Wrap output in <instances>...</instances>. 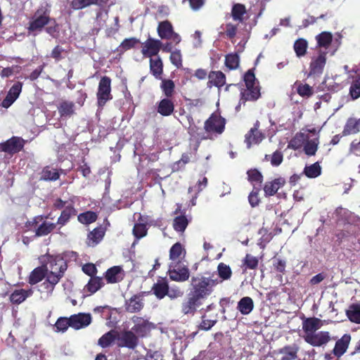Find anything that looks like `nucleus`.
<instances>
[{
  "label": "nucleus",
  "mask_w": 360,
  "mask_h": 360,
  "mask_svg": "<svg viewBox=\"0 0 360 360\" xmlns=\"http://www.w3.org/2000/svg\"><path fill=\"white\" fill-rule=\"evenodd\" d=\"M160 88L167 97H170L174 91V83L171 79H162Z\"/></svg>",
  "instance_id": "nucleus-47"
},
{
  "label": "nucleus",
  "mask_w": 360,
  "mask_h": 360,
  "mask_svg": "<svg viewBox=\"0 0 360 360\" xmlns=\"http://www.w3.org/2000/svg\"><path fill=\"white\" fill-rule=\"evenodd\" d=\"M23 147V140L18 137H13L1 145L2 150L8 153L19 152Z\"/></svg>",
  "instance_id": "nucleus-17"
},
{
  "label": "nucleus",
  "mask_w": 360,
  "mask_h": 360,
  "mask_svg": "<svg viewBox=\"0 0 360 360\" xmlns=\"http://www.w3.org/2000/svg\"><path fill=\"white\" fill-rule=\"evenodd\" d=\"M132 320L134 326L131 330L139 337L146 336L151 330L155 328V325L153 323L141 317L134 316Z\"/></svg>",
  "instance_id": "nucleus-8"
},
{
  "label": "nucleus",
  "mask_w": 360,
  "mask_h": 360,
  "mask_svg": "<svg viewBox=\"0 0 360 360\" xmlns=\"http://www.w3.org/2000/svg\"><path fill=\"white\" fill-rule=\"evenodd\" d=\"M209 83L216 86L217 87H221L224 85L226 78L225 75L219 71H213L211 72L209 75Z\"/></svg>",
  "instance_id": "nucleus-30"
},
{
  "label": "nucleus",
  "mask_w": 360,
  "mask_h": 360,
  "mask_svg": "<svg viewBox=\"0 0 360 360\" xmlns=\"http://www.w3.org/2000/svg\"><path fill=\"white\" fill-rule=\"evenodd\" d=\"M70 327L78 330L86 327L91 323V317L89 314H78L70 317Z\"/></svg>",
  "instance_id": "nucleus-14"
},
{
  "label": "nucleus",
  "mask_w": 360,
  "mask_h": 360,
  "mask_svg": "<svg viewBox=\"0 0 360 360\" xmlns=\"http://www.w3.org/2000/svg\"><path fill=\"white\" fill-rule=\"evenodd\" d=\"M326 53H319V56L314 57L310 63L309 74L313 75H319L323 72L326 65Z\"/></svg>",
  "instance_id": "nucleus-15"
},
{
  "label": "nucleus",
  "mask_w": 360,
  "mask_h": 360,
  "mask_svg": "<svg viewBox=\"0 0 360 360\" xmlns=\"http://www.w3.org/2000/svg\"><path fill=\"white\" fill-rule=\"evenodd\" d=\"M219 282V278L214 275L210 277H193L191 279L193 291L190 293L201 300L209 296L213 291L214 287Z\"/></svg>",
  "instance_id": "nucleus-1"
},
{
  "label": "nucleus",
  "mask_w": 360,
  "mask_h": 360,
  "mask_svg": "<svg viewBox=\"0 0 360 360\" xmlns=\"http://www.w3.org/2000/svg\"><path fill=\"white\" fill-rule=\"evenodd\" d=\"M304 172L309 178H316L321 175V167L319 162H315L311 165L306 166Z\"/></svg>",
  "instance_id": "nucleus-36"
},
{
  "label": "nucleus",
  "mask_w": 360,
  "mask_h": 360,
  "mask_svg": "<svg viewBox=\"0 0 360 360\" xmlns=\"http://www.w3.org/2000/svg\"><path fill=\"white\" fill-rule=\"evenodd\" d=\"M102 284V278L99 277H91L86 285L85 289L87 290L91 294H92L100 289Z\"/></svg>",
  "instance_id": "nucleus-44"
},
{
  "label": "nucleus",
  "mask_w": 360,
  "mask_h": 360,
  "mask_svg": "<svg viewBox=\"0 0 360 360\" xmlns=\"http://www.w3.org/2000/svg\"><path fill=\"white\" fill-rule=\"evenodd\" d=\"M46 270V276L56 277L59 281L67 269V264L65 260L60 256H43L41 258Z\"/></svg>",
  "instance_id": "nucleus-2"
},
{
  "label": "nucleus",
  "mask_w": 360,
  "mask_h": 360,
  "mask_svg": "<svg viewBox=\"0 0 360 360\" xmlns=\"http://www.w3.org/2000/svg\"><path fill=\"white\" fill-rule=\"evenodd\" d=\"M150 69L153 75L156 78H160L162 73V62L160 58H150Z\"/></svg>",
  "instance_id": "nucleus-34"
},
{
  "label": "nucleus",
  "mask_w": 360,
  "mask_h": 360,
  "mask_svg": "<svg viewBox=\"0 0 360 360\" xmlns=\"http://www.w3.org/2000/svg\"><path fill=\"white\" fill-rule=\"evenodd\" d=\"M170 60L173 65L179 68L182 65V59L180 50H175L171 53Z\"/></svg>",
  "instance_id": "nucleus-58"
},
{
  "label": "nucleus",
  "mask_w": 360,
  "mask_h": 360,
  "mask_svg": "<svg viewBox=\"0 0 360 360\" xmlns=\"http://www.w3.org/2000/svg\"><path fill=\"white\" fill-rule=\"evenodd\" d=\"M183 294V291H181L179 287L174 285L169 288L168 286L167 295H168L171 299H175L181 297Z\"/></svg>",
  "instance_id": "nucleus-64"
},
{
  "label": "nucleus",
  "mask_w": 360,
  "mask_h": 360,
  "mask_svg": "<svg viewBox=\"0 0 360 360\" xmlns=\"http://www.w3.org/2000/svg\"><path fill=\"white\" fill-rule=\"evenodd\" d=\"M304 340L314 347H320L329 342L330 337L328 332L320 331L311 335H303Z\"/></svg>",
  "instance_id": "nucleus-10"
},
{
  "label": "nucleus",
  "mask_w": 360,
  "mask_h": 360,
  "mask_svg": "<svg viewBox=\"0 0 360 360\" xmlns=\"http://www.w3.org/2000/svg\"><path fill=\"white\" fill-rule=\"evenodd\" d=\"M298 349L295 347H285L281 349L280 353L283 354L281 360H294L297 358Z\"/></svg>",
  "instance_id": "nucleus-39"
},
{
  "label": "nucleus",
  "mask_w": 360,
  "mask_h": 360,
  "mask_svg": "<svg viewBox=\"0 0 360 360\" xmlns=\"http://www.w3.org/2000/svg\"><path fill=\"white\" fill-rule=\"evenodd\" d=\"M169 278L176 282H184L189 278L190 272L186 264L181 262H170L168 269Z\"/></svg>",
  "instance_id": "nucleus-5"
},
{
  "label": "nucleus",
  "mask_w": 360,
  "mask_h": 360,
  "mask_svg": "<svg viewBox=\"0 0 360 360\" xmlns=\"http://www.w3.org/2000/svg\"><path fill=\"white\" fill-rule=\"evenodd\" d=\"M68 326H70V318H60L58 319L55 324V328H56V331L58 332L65 331L68 329Z\"/></svg>",
  "instance_id": "nucleus-57"
},
{
  "label": "nucleus",
  "mask_w": 360,
  "mask_h": 360,
  "mask_svg": "<svg viewBox=\"0 0 360 360\" xmlns=\"http://www.w3.org/2000/svg\"><path fill=\"white\" fill-rule=\"evenodd\" d=\"M59 281H57V276L56 277H48L46 276V281L40 285V291L45 292L47 295L52 293L54 290L55 285Z\"/></svg>",
  "instance_id": "nucleus-29"
},
{
  "label": "nucleus",
  "mask_w": 360,
  "mask_h": 360,
  "mask_svg": "<svg viewBox=\"0 0 360 360\" xmlns=\"http://www.w3.org/2000/svg\"><path fill=\"white\" fill-rule=\"evenodd\" d=\"M350 340V336L345 335L341 339L338 340L333 349V354L339 357L342 356L347 350Z\"/></svg>",
  "instance_id": "nucleus-25"
},
{
  "label": "nucleus",
  "mask_w": 360,
  "mask_h": 360,
  "mask_svg": "<svg viewBox=\"0 0 360 360\" xmlns=\"http://www.w3.org/2000/svg\"><path fill=\"white\" fill-rule=\"evenodd\" d=\"M78 221L82 224H91L97 219V215L94 212H86L78 216Z\"/></svg>",
  "instance_id": "nucleus-51"
},
{
  "label": "nucleus",
  "mask_w": 360,
  "mask_h": 360,
  "mask_svg": "<svg viewBox=\"0 0 360 360\" xmlns=\"http://www.w3.org/2000/svg\"><path fill=\"white\" fill-rule=\"evenodd\" d=\"M304 138H309V133L306 132V131L297 134L295 137L290 141L288 147L293 149L298 148L302 143L304 142Z\"/></svg>",
  "instance_id": "nucleus-43"
},
{
  "label": "nucleus",
  "mask_w": 360,
  "mask_h": 360,
  "mask_svg": "<svg viewBox=\"0 0 360 360\" xmlns=\"http://www.w3.org/2000/svg\"><path fill=\"white\" fill-rule=\"evenodd\" d=\"M190 161V156L188 154L184 153L182 155L181 158L174 163L172 166L173 171H177L184 167Z\"/></svg>",
  "instance_id": "nucleus-59"
},
{
  "label": "nucleus",
  "mask_w": 360,
  "mask_h": 360,
  "mask_svg": "<svg viewBox=\"0 0 360 360\" xmlns=\"http://www.w3.org/2000/svg\"><path fill=\"white\" fill-rule=\"evenodd\" d=\"M283 155L281 151H275L271 156L266 155L265 159H270L271 164L273 166H278L283 161Z\"/></svg>",
  "instance_id": "nucleus-55"
},
{
  "label": "nucleus",
  "mask_w": 360,
  "mask_h": 360,
  "mask_svg": "<svg viewBox=\"0 0 360 360\" xmlns=\"http://www.w3.org/2000/svg\"><path fill=\"white\" fill-rule=\"evenodd\" d=\"M348 319L354 323H360V305L353 304L347 311Z\"/></svg>",
  "instance_id": "nucleus-35"
},
{
  "label": "nucleus",
  "mask_w": 360,
  "mask_h": 360,
  "mask_svg": "<svg viewBox=\"0 0 360 360\" xmlns=\"http://www.w3.org/2000/svg\"><path fill=\"white\" fill-rule=\"evenodd\" d=\"M297 92L302 96H309L313 94V89L309 84H300Z\"/></svg>",
  "instance_id": "nucleus-63"
},
{
  "label": "nucleus",
  "mask_w": 360,
  "mask_h": 360,
  "mask_svg": "<svg viewBox=\"0 0 360 360\" xmlns=\"http://www.w3.org/2000/svg\"><path fill=\"white\" fill-rule=\"evenodd\" d=\"M217 271L219 276L221 278H219V280L220 281L219 283L222 282V281L224 280H228L229 278H230L232 274L231 268L226 264H224V263H220L218 265Z\"/></svg>",
  "instance_id": "nucleus-46"
},
{
  "label": "nucleus",
  "mask_w": 360,
  "mask_h": 360,
  "mask_svg": "<svg viewBox=\"0 0 360 360\" xmlns=\"http://www.w3.org/2000/svg\"><path fill=\"white\" fill-rule=\"evenodd\" d=\"M307 42L303 39H297L294 44V49L298 57L303 56L306 53Z\"/></svg>",
  "instance_id": "nucleus-48"
},
{
  "label": "nucleus",
  "mask_w": 360,
  "mask_h": 360,
  "mask_svg": "<svg viewBox=\"0 0 360 360\" xmlns=\"http://www.w3.org/2000/svg\"><path fill=\"white\" fill-rule=\"evenodd\" d=\"M49 15L47 10L44 8H41L34 15L32 20L30 22L29 30L31 32H39L45 25L49 23Z\"/></svg>",
  "instance_id": "nucleus-6"
},
{
  "label": "nucleus",
  "mask_w": 360,
  "mask_h": 360,
  "mask_svg": "<svg viewBox=\"0 0 360 360\" xmlns=\"http://www.w3.org/2000/svg\"><path fill=\"white\" fill-rule=\"evenodd\" d=\"M22 84L20 82L14 84L9 89L6 98L1 103V106L4 108H9L19 97L22 91Z\"/></svg>",
  "instance_id": "nucleus-12"
},
{
  "label": "nucleus",
  "mask_w": 360,
  "mask_h": 360,
  "mask_svg": "<svg viewBox=\"0 0 360 360\" xmlns=\"http://www.w3.org/2000/svg\"><path fill=\"white\" fill-rule=\"evenodd\" d=\"M248 175L249 181L253 185L254 189L259 190L263 179L261 173L256 169H252L248 172Z\"/></svg>",
  "instance_id": "nucleus-33"
},
{
  "label": "nucleus",
  "mask_w": 360,
  "mask_h": 360,
  "mask_svg": "<svg viewBox=\"0 0 360 360\" xmlns=\"http://www.w3.org/2000/svg\"><path fill=\"white\" fill-rule=\"evenodd\" d=\"M245 13V8L243 5L238 4L233 6L232 8V16L235 20L241 21L243 15Z\"/></svg>",
  "instance_id": "nucleus-52"
},
{
  "label": "nucleus",
  "mask_w": 360,
  "mask_h": 360,
  "mask_svg": "<svg viewBox=\"0 0 360 360\" xmlns=\"http://www.w3.org/2000/svg\"><path fill=\"white\" fill-rule=\"evenodd\" d=\"M104 233L105 232L102 228H96L94 229V231L90 232L88 235V245L92 247L96 245L103 238Z\"/></svg>",
  "instance_id": "nucleus-26"
},
{
  "label": "nucleus",
  "mask_w": 360,
  "mask_h": 360,
  "mask_svg": "<svg viewBox=\"0 0 360 360\" xmlns=\"http://www.w3.org/2000/svg\"><path fill=\"white\" fill-rule=\"evenodd\" d=\"M350 94L354 99L360 97V78L355 80L350 86Z\"/></svg>",
  "instance_id": "nucleus-60"
},
{
  "label": "nucleus",
  "mask_w": 360,
  "mask_h": 360,
  "mask_svg": "<svg viewBox=\"0 0 360 360\" xmlns=\"http://www.w3.org/2000/svg\"><path fill=\"white\" fill-rule=\"evenodd\" d=\"M284 181L282 179H276L272 181L266 183L264 191L266 195H273L283 185Z\"/></svg>",
  "instance_id": "nucleus-27"
},
{
  "label": "nucleus",
  "mask_w": 360,
  "mask_h": 360,
  "mask_svg": "<svg viewBox=\"0 0 360 360\" xmlns=\"http://www.w3.org/2000/svg\"><path fill=\"white\" fill-rule=\"evenodd\" d=\"M158 32L162 39H169L173 32L172 24L167 20L160 22L158 27Z\"/></svg>",
  "instance_id": "nucleus-28"
},
{
  "label": "nucleus",
  "mask_w": 360,
  "mask_h": 360,
  "mask_svg": "<svg viewBox=\"0 0 360 360\" xmlns=\"http://www.w3.org/2000/svg\"><path fill=\"white\" fill-rule=\"evenodd\" d=\"M316 39L319 46L328 48L332 41V34L328 32H323Z\"/></svg>",
  "instance_id": "nucleus-42"
},
{
  "label": "nucleus",
  "mask_w": 360,
  "mask_h": 360,
  "mask_svg": "<svg viewBox=\"0 0 360 360\" xmlns=\"http://www.w3.org/2000/svg\"><path fill=\"white\" fill-rule=\"evenodd\" d=\"M110 83V79L108 77H103L100 80L97 92L98 105L100 107H103L108 101L112 99Z\"/></svg>",
  "instance_id": "nucleus-7"
},
{
  "label": "nucleus",
  "mask_w": 360,
  "mask_h": 360,
  "mask_svg": "<svg viewBox=\"0 0 360 360\" xmlns=\"http://www.w3.org/2000/svg\"><path fill=\"white\" fill-rule=\"evenodd\" d=\"M244 82L246 85V89L241 93L240 104L246 101H255L259 96V89L256 82L255 74L252 70H248L244 75Z\"/></svg>",
  "instance_id": "nucleus-3"
},
{
  "label": "nucleus",
  "mask_w": 360,
  "mask_h": 360,
  "mask_svg": "<svg viewBox=\"0 0 360 360\" xmlns=\"http://www.w3.org/2000/svg\"><path fill=\"white\" fill-rule=\"evenodd\" d=\"M174 110L173 103L168 98L162 99L158 105V112L163 116H168Z\"/></svg>",
  "instance_id": "nucleus-31"
},
{
  "label": "nucleus",
  "mask_w": 360,
  "mask_h": 360,
  "mask_svg": "<svg viewBox=\"0 0 360 360\" xmlns=\"http://www.w3.org/2000/svg\"><path fill=\"white\" fill-rule=\"evenodd\" d=\"M360 130V119L349 118L345 125L342 134L347 136L350 134H356Z\"/></svg>",
  "instance_id": "nucleus-22"
},
{
  "label": "nucleus",
  "mask_w": 360,
  "mask_h": 360,
  "mask_svg": "<svg viewBox=\"0 0 360 360\" xmlns=\"http://www.w3.org/2000/svg\"><path fill=\"white\" fill-rule=\"evenodd\" d=\"M32 290H24V289H18L14 290L11 296L10 300L11 302L14 304H20L25 300L26 298L30 297L32 295Z\"/></svg>",
  "instance_id": "nucleus-21"
},
{
  "label": "nucleus",
  "mask_w": 360,
  "mask_h": 360,
  "mask_svg": "<svg viewBox=\"0 0 360 360\" xmlns=\"http://www.w3.org/2000/svg\"><path fill=\"white\" fill-rule=\"evenodd\" d=\"M254 308V302L251 297H244L238 303L237 309L243 315L249 314Z\"/></svg>",
  "instance_id": "nucleus-24"
},
{
  "label": "nucleus",
  "mask_w": 360,
  "mask_h": 360,
  "mask_svg": "<svg viewBox=\"0 0 360 360\" xmlns=\"http://www.w3.org/2000/svg\"><path fill=\"white\" fill-rule=\"evenodd\" d=\"M322 321L318 318L306 319L302 322L304 335H311L322 326Z\"/></svg>",
  "instance_id": "nucleus-16"
},
{
  "label": "nucleus",
  "mask_w": 360,
  "mask_h": 360,
  "mask_svg": "<svg viewBox=\"0 0 360 360\" xmlns=\"http://www.w3.org/2000/svg\"><path fill=\"white\" fill-rule=\"evenodd\" d=\"M147 233L146 225L143 224H135L133 229V234L139 240L144 237Z\"/></svg>",
  "instance_id": "nucleus-56"
},
{
  "label": "nucleus",
  "mask_w": 360,
  "mask_h": 360,
  "mask_svg": "<svg viewBox=\"0 0 360 360\" xmlns=\"http://www.w3.org/2000/svg\"><path fill=\"white\" fill-rule=\"evenodd\" d=\"M217 323V320H212L207 318L205 315L202 316V322L200 324V328L208 330H210L215 323Z\"/></svg>",
  "instance_id": "nucleus-62"
},
{
  "label": "nucleus",
  "mask_w": 360,
  "mask_h": 360,
  "mask_svg": "<svg viewBox=\"0 0 360 360\" xmlns=\"http://www.w3.org/2000/svg\"><path fill=\"white\" fill-rule=\"evenodd\" d=\"M122 340L124 346L129 348H134L137 344V337L132 331H127L122 336Z\"/></svg>",
  "instance_id": "nucleus-41"
},
{
  "label": "nucleus",
  "mask_w": 360,
  "mask_h": 360,
  "mask_svg": "<svg viewBox=\"0 0 360 360\" xmlns=\"http://www.w3.org/2000/svg\"><path fill=\"white\" fill-rule=\"evenodd\" d=\"M161 44L160 40L148 39L143 43L141 52L144 56L151 58L158 53Z\"/></svg>",
  "instance_id": "nucleus-13"
},
{
  "label": "nucleus",
  "mask_w": 360,
  "mask_h": 360,
  "mask_svg": "<svg viewBox=\"0 0 360 360\" xmlns=\"http://www.w3.org/2000/svg\"><path fill=\"white\" fill-rule=\"evenodd\" d=\"M153 290L155 295L158 299H162L165 295H167L168 291L167 281L163 278L158 280L153 285Z\"/></svg>",
  "instance_id": "nucleus-23"
},
{
  "label": "nucleus",
  "mask_w": 360,
  "mask_h": 360,
  "mask_svg": "<svg viewBox=\"0 0 360 360\" xmlns=\"http://www.w3.org/2000/svg\"><path fill=\"white\" fill-rule=\"evenodd\" d=\"M142 307L143 303L138 297L131 298L127 304V311L131 313L141 310Z\"/></svg>",
  "instance_id": "nucleus-45"
},
{
  "label": "nucleus",
  "mask_w": 360,
  "mask_h": 360,
  "mask_svg": "<svg viewBox=\"0 0 360 360\" xmlns=\"http://www.w3.org/2000/svg\"><path fill=\"white\" fill-rule=\"evenodd\" d=\"M75 105L72 102L64 101L58 107L61 117H70L74 113Z\"/></svg>",
  "instance_id": "nucleus-37"
},
{
  "label": "nucleus",
  "mask_w": 360,
  "mask_h": 360,
  "mask_svg": "<svg viewBox=\"0 0 360 360\" xmlns=\"http://www.w3.org/2000/svg\"><path fill=\"white\" fill-rule=\"evenodd\" d=\"M75 214L76 211L72 206H67L59 217L58 224L61 226L65 225L68 221L70 217L75 215Z\"/></svg>",
  "instance_id": "nucleus-40"
},
{
  "label": "nucleus",
  "mask_w": 360,
  "mask_h": 360,
  "mask_svg": "<svg viewBox=\"0 0 360 360\" xmlns=\"http://www.w3.org/2000/svg\"><path fill=\"white\" fill-rule=\"evenodd\" d=\"M59 177L58 172L56 169L47 167L42 172L41 179L44 180L55 181Z\"/></svg>",
  "instance_id": "nucleus-50"
},
{
  "label": "nucleus",
  "mask_w": 360,
  "mask_h": 360,
  "mask_svg": "<svg viewBox=\"0 0 360 360\" xmlns=\"http://www.w3.org/2000/svg\"><path fill=\"white\" fill-rule=\"evenodd\" d=\"M226 65L231 70L236 69L239 65V57L237 54H229L226 57Z\"/></svg>",
  "instance_id": "nucleus-53"
},
{
  "label": "nucleus",
  "mask_w": 360,
  "mask_h": 360,
  "mask_svg": "<svg viewBox=\"0 0 360 360\" xmlns=\"http://www.w3.org/2000/svg\"><path fill=\"white\" fill-rule=\"evenodd\" d=\"M201 304V300L189 293L187 300L182 304V312L184 314H193Z\"/></svg>",
  "instance_id": "nucleus-19"
},
{
  "label": "nucleus",
  "mask_w": 360,
  "mask_h": 360,
  "mask_svg": "<svg viewBox=\"0 0 360 360\" xmlns=\"http://www.w3.org/2000/svg\"><path fill=\"white\" fill-rule=\"evenodd\" d=\"M26 226L34 229L37 236H43L51 233L56 227L52 222L45 221L42 216H37L26 224Z\"/></svg>",
  "instance_id": "nucleus-4"
},
{
  "label": "nucleus",
  "mask_w": 360,
  "mask_h": 360,
  "mask_svg": "<svg viewBox=\"0 0 360 360\" xmlns=\"http://www.w3.org/2000/svg\"><path fill=\"white\" fill-rule=\"evenodd\" d=\"M124 273L120 266H115L109 269L105 273V278L108 283H117L123 279Z\"/></svg>",
  "instance_id": "nucleus-20"
},
{
  "label": "nucleus",
  "mask_w": 360,
  "mask_h": 360,
  "mask_svg": "<svg viewBox=\"0 0 360 360\" xmlns=\"http://www.w3.org/2000/svg\"><path fill=\"white\" fill-rule=\"evenodd\" d=\"M46 278V270L44 266L34 269L29 277V283L32 285L36 284Z\"/></svg>",
  "instance_id": "nucleus-32"
},
{
  "label": "nucleus",
  "mask_w": 360,
  "mask_h": 360,
  "mask_svg": "<svg viewBox=\"0 0 360 360\" xmlns=\"http://www.w3.org/2000/svg\"><path fill=\"white\" fill-rule=\"evenodd\" d=\"M183 252V248L179 243H175L169 250L171 262H181L179 259Z\"/></svg>",
  "instance_id": "nucleus-38"
},
{
  "label": "nucleus",
  "mask_w": 360,
  "mask_h": 360,
  "mask_svg": "<svg viewBox=\"0 0 360 360\" xmlns=\"http://www.w3.org/2000/svg\"><path fill=\"white\" fill-rule=\"evenodd\" d=\"M259 122H257L255 127L252 128L245 136V142L248 148L252 144H258L263 139L264 135L258 131Z\"/></svg>",
  "instance_id": "nucleus-18"
},
{
  "label": "nucleus",
  "mask_w": 360,
  "mask_h": 360,
  "mask_svg": "<svg viewBox=\"0 0 360 360\" xmlns=\"http://www.w3.org/2000/svg\"><path fill=\"white\" fill-rule=\"evenodd\" d=\"M309 133V138H304V150L307 155H315L319 145V136L315 129L312 130H306Z\"/></svg>",
  "instance_id": "nucleus-9"
},
{
  "label": "nucleus",
  "mask_w": 360,
  "mask_h": 360,
  "mask_svg": "<svg viewBox=\"0 0 360 360\" xmlns=\"http://www.w3.org/2000/svg\"><path fill=\"white\" fill-rule=\"evenodd\" d=\"M225 125V120L218 115H212L205 123L207 131H215L221 134Z\"/></svg>",
  "instance_id": "nucleus-11"
},
{
  "label": "nucleus",
  "mask_w": 360,
  "mask_h": 360,
  "mask_svg": "<svg viewBox=\"0 0 360 360\" xmlns=\"http://www.w3.org/2000/svg\"><path fill=\"white\" fill-rule=\"evenodd\" d=\"M113 341V335L111 332H108L103 335L98 340V344L102 347H106Z\"/></svg>",
  "instance_id": "nucleus-61"
},
{
  "label": "nucleus",
  "mask_w": 360,
  "mask_h": 360,
  "mask_svg": "<svg viewBox=\"0 0 360 360\" xmlns=\"http://www.w3.org/2000/svg\"><path fill=\"white\" fill-rule=\"evenodd\" d=\"M188 226V220L184 216L176 217L173 223L174 229L176 231L183 232Z\"/></svg>",
  "instance_id": "nucleus-49"
},
{
  "label": "nucleus",
  "mask_w": 360,
  "mask_h": 360,
  "mask_svg": "<svg viewBox=\"0 0 360 360\" xmlns=\"http://www.w3.org/2000/svg\"><path fill=\"white\" fill-rule=\"evenodd\" d=\"M96 2L97 0H72L71 5L74 9L79 10L94 4Z\"/></svg>",
  "instance_id": "nucleus-54"
}]
</instances>
